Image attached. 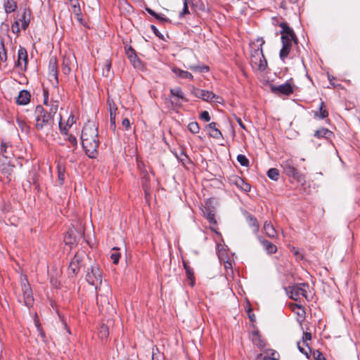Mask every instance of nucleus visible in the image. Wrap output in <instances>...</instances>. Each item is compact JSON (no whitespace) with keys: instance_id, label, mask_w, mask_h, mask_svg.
<instances>
[{"instance_id":"34","label":"nucleus","mask_w":360,"mask_h":360,"mask_svg":"<svg viewBox=\"0 0 360 360\" xmlns=\"http://www.w3.org/2000/svg\"><path fill=\"white\" fill-rule=\"evenodd\" d=\"M267 176L272 180L276 181L278 179L279 172L276 168H271L267 172Z\"/></svg>"},{"instance_id":"40","label":"nucleus","mask_w":360,"mask_h":360,"mask_svg":"<svg viewBox=\"0 0 360 360\" xmlns=\"http://www.w3.org/2000/svg\"><path fill=\"white\" fill-rule=\"evenodd\" d=\"M237 160L242 166L248 167L249 165V160L244 155H238L237 156Z\"/></svg>"},{"instance_id":"56","label":"nucleus","mask_w":360,"mask_h":360,"mask_svg":"<svg viewBox=\"0 0 360 360\" xmlns=\"http://www.w3.org/2000/svg\"><path fill=\"white\" fill-rule=\"evenodd\" d=\"M58 103L56 101H55L52 105H51V114H56L57 110H58Z\"/></svg>"},{"instance_id":"63","label":"nucleus","mask_w":360,"mask_h":360,"mask_svg":"<svg viewBox=\"0 0 360 360\" xmlns=\"http://www.w3.org/2000/svg\"><path fill=\"white\" fill-rule=\"evenodd\" d=\"M297 347H298V349L302 353V354H307V352L302 347H301L300 345V342L297 343Z\"/></svg>"},{"instance_id":"47","label":"nucleus","mask_w":360,"mask_h":360,"mask_svg":"<svg viewBox=\"0 0 360 360\" xmlns=\"http://www.w3.org/2000/svg\"><path fill=\"white\" fill-rule=\"evenodd\" d=\"M59 128H60V133L65 135V136H68V129H69V127L68 125H66V124L63 126L62 122L60 121L59 122Z\"/></svg>"},{"instance_id":"1","label":"nucleus","mask_w":360,"mask_h":360,"mask_svg":"<svg viewBox=\"0 0 360 360\" xmlns=\"http://www.w3.org/2000/svg\"><path fill=\"white\" fill-rule=\"evenodd\" d=\"M98 136L97 127L94 123L88 122L84 126L81 135L82 145L86 154L91 158H96L98 154L100 144Z\"/></svg>"},{"instance_id":"6","label":"nucleus","mask_w":360,"mask_h":360,"mask_svg":"<svg viewBox=\"0 0 360 360\" xmlns=\"http://www.w3.org/2000/svg\"><path fill=\"white\" fill-rule=\"evenodd\" d=\"M86 280L90 285L96 287V290H100L101 289L98 288V285H101L102 283V274L101 269L97 266H92L91 272L88 271L86 274Z\"/></svg>"},{"instance_id":"43","label":"nucleus","mask_w":360,"mask_h":360,"mask_svg":"<svg viewBox=\"0 0 360 360\" xmlns=\"http://www.w3.org/2000/svg\"><path fill=\"white\" fill-rule=\"evenodd\" d=\"M0 59L2 61H6L7 59L6 51L3 41L0 42Z\"/></svg>"},{"instance_id":"20","label":"nucleus","mask_w":360,"mask_h":360,"mask_svg":"<svg viewBox=\"0 0 360 360\" xmlns=\"http://www.w3.org/2000/svg\"><path fill=\"white\" fill-rule=\"evenodd\" d=\"M172 72L175 74V75L176 77H178L179 78L188 79H193V75L191 72L181 70L178 68H176V67L173 68Z\"/></svg>"},{"instance_id":"10","label":"nucleus","mask_w":360,"mask_h":360,"mask_svg":"<svg viewBox=\"0 0 360 360\" xmlns=\"http://www.w3.org/2000/svg\"><path fill=\"white\" fill-rule=\"evenodd\" d=\"M27 62L28 59L27 50L22 46H20L18 52V60L15 63V65L18 68H20L21 70H25Z\"/></svg>"},{"instance_id":"59","label":"nucleus","mask_w":360,"mask_h":360,"mask_svg":"<svg viewBox=\"0 0 360 360\" xmlns=\"http://www.w3.org/2000/svg\"><path fill=\"white\" fill-rule=\"evenodd\" d=\"M264 56V55H262V57H257V58H252L250 60V63H251V65H252V67L257 63V61L261 59L262 57Z\"/></svg>"},{"instance_id":"51","label":"nucleus","mask_w":360,"mask_h":360,"mask_svg":"<svg viewBox=\"0 0 360 360\" xmlns=\"http://www.w3.org/2000/svg\"><path fill=\"white\" fill-rule=\"evenodd\" d=\"M313 355H314L315 360H326V358L322 354V353H321L318 350L314 352Z\"/></svg>"},{"instance_id":"22","label":"nucleus","mask_w":360,"mask_h":360,"mask_svg":"<svg viewBox=\"0 0 360 360\" xmlns=\"http://www.w3.org/2000/svg\"><path fill=\"white\" fill-rule=\"evenodd\" d=\"M252 342L259 348H264L266 346L265 340L262 338L258 332L252 333Z\"/></svg>"},{"instance_id":"33","label":"nucleus","mask_w":360,"mask_h":360,"mask_svg":"<svg viewBox=\"0 0 360 360\" xmlns=\"http://www.w3.org/2000/svg\"><path fill=\"white\" fill-rule=\"evenodd\" d=\"M146 11L152 16H153L155 19L161 21V22H168L169 19L167 18L162 17L160 14L155 13L153 10L150 8H146Z\"/></svg>"},{"instance_id":"38","label":"nucleus","mask_w":360,"mask_h":360,"mask_svg":"<svg viewBox=\"0 0 360 360\" xmlns=\"http://www.w3.org/2000/svg\"><path fill=\"white\" fill-rule=\"evenodd\" d=\"M331 131L327 129L323 128L319 130L316 131L314 136L316 137H326L328 135L330 134Z\"/></svg>"},{"instance_id":"11","label":"nucleus","mask_w":360,"mask_h":360,"mask_svg":"<svg viewBox=\"0 0 360 360\" xmlns=\"http://www.w3.org/2000/svg\"><path fill=\"white\" fill-rule=\"evenodd\" d=\"M195 96L198 98H202L205 101H217L219 102L218 99L220 98L219 96H216L212 91H209L203 89H196L195 90Z\"/></svg>"},{"instance_id":"8","label":"nucleus","mask_w":360,"mask_h":360,"mask_svg":"<svg viewBox=\"0 0 360 360\" xmlns=\"http://www.w3.org/2000/svg\"><path fill=\"white\" fill-rule=\"evenodd\" d=\"M292 79L287 81L285 84L271 86V91L278 96H289L293 93V86L291 83Z\"/></svg>"},{"instance_id":"7","label":"nucleus","mask_w":360,"mask_h":360,"mask_svg":"<svg viewBox=\"0 0 360 360\" xmlns=\"http://www.w3.org/2000/svg\"><path fill=\"white\" fill-rule=\"evenodd\" d=\"M21 290L23 295L25 304L30 307L34 302V297L30 285L26 278L21 281Z\"/></svg>"},{"instance_id":"42","label":"nucleus","mask_w":360,"mask_h":360,"mask_svg":"<svg viewBox=\"0 0 360 360\" xmlns=\"http://www.w3.org/2000/svg\"><path fill=\"white\" fill-rule=\"evenodd\" d=\"M189 68L193 71H198L200 72H208L209 68L207 66H198V65H191Z\"/></svg>"},{"instance_id":"50","label":"nucleus","mask_w":360,"mask_h":360,"mask_svg":"<svg viewBox=\"0 0 360 360\" xmlns=\"http://www.w3.org/2000/svg\"><path fill=\"white\" fill-rule=\"evenodd\" d=\"M120 254L117 252L112 253L110 255V258L112 260L113 264H117L119 262Z\"/></svg>"},{"instance_id":"13","label":"nucleus","mask_w":360,"mask_h":360,"mask_svg":"<svg viewBox=\"0 0 360 360\" xmlns=\"http://www.w3.org/2000/svg\"><path fill=\"white\" fill-rule=\"evenodd\" d=\"M126 54L128 56L130 62L132 63L134 68H141L142 65L139 58L137 57L134 49L132 47H129L126 50Z\"/></svg>"},{"instance_id":"61","label":"nucleus","mask_w":360,"mask_h":360,"mask_svg":"<svg viewBox=\"0 0 360 360\" xmlns=\"http://www.w3.org/2000/svg\"><path fill=\"white\" fill-rule=\"evenodd\" d=\"M48 96H49V94H48V91L47 90H44V104H47V102H48Z\"/></svg>"},{"instance_id":"25","label":"nucleus","mask_w":360,"mask_h":360,"mask_svg":"<svg viewBox=\"0 0 360 360\" xmlns=\"http://www.w3.org/2000/svg\"><path fill=\"white\" fill-rule=\"evenodd\" d=\"M4 7L6 13H11L16 10L17 3L14 0H6Z\"/></svg>"},{"instance_id":"44","label":"nucleus","mask_w":360,"mask_h":360,"mask_svg":"<svg viewBox=\"0 0 360 360\" xmlns=\"http://www.w3.org/2000/svg\"><path fill=\"white\" fill-rule=\"evenodd\" d=\"M264 356H266L267 360H276L278 358L279 354L276 351L271 350L270 352H266V355Z\"/></svg>"},{"instance_id":"57","label":"nucleus","mask_w":360,"mask_h":360,"mask_svg":"<svg viewBox=\"0 0 360 360\" xmlns=\"http://www.w3.org/2000/svg\"><path fill=\"white\" fill-rule=\"evenodd\" d=\"M75 122V117L72 115H70L67 120L66 125L70 127Z\"/></svg>"},{"instance_id":"28","label":"nucleus","mask_w":360,"mask_h":360,"mask_svg":"<svg viewBox=\"0 0 360 360\" xmlns=\"http://www.w3.org/2000/svg\"><path fill=\"white\" fill-rule=\"evenodd\" d=\"M96 303L99 306H105L106 304H109V300L108 295H103L102 294H100L99 292L97 293L96 296Z\"/></svg>"},{"instance_id":"54","label":"nucleus","mask_w":360,"mask_h":360,"mask_svg":"<svg viewBox=\"0 0 360 360\" xmlns=\"http://www.w3.org/2000/svg\"><path fill=\"white\" fill-rule=\"evenodd\" d=\"M151 27V30H153V33L158 37H159L160 39H162L163 38V35L158 31V30L157 29V27L152 25L150 26Z\"/></svg>"},{"instance_id":"35","label":"nucleus","mask_w":360,"mask_h":360,"mask_svg":"<svg viewBox=\"0 0 360 360\" xmlns=\"http://www.w3.org/2000/svg\"><path fill=\"white\" fill-rule=\"evenodd\" d=\"M67 136V138L65 139L68 140V141L70 143L68 147H70V148L72 147V150H75L77 147V140L76 137L72 135H69V134H68V136Z\"/></svg>"},{"instance_id":"17","label":"nucleus","mask_w":360,"mask_h":360,"mask_svg":"<svg viewBox=\"0 0 360 360\" xmlns=\"http://www.w3.org/2000/svg\"><path fill=\"white\" fill-rule=\"evenodd\" d=\"M258 239L268 254H274L277 251L276 246L272 243L262 238L259 236L258 237Z\"/></svg>"},{"instance_id":"30","label":"nucleus","mask_w":360,"mask_h":360,"mask_svg":"<svg viewBox=\"0 0 360 360\" xmlns=\"http://www.w3.org/2000/svg\"><path fill=\"white\" fill-rule=\"evenodd\" d=\"M266 66H267V61L264 56L261 59H259L257 61V63L253 66V68H255L257 70L262 71V70H265Z\"/></svg>"},{"instance_id":"26","label":"nucleus","mask_w":360,"mask_h":360,"mask_svg":"<svg viewBox=\"0 0 360 360\" xmlns=\"http://www.w3.org/2000/svg\"><path fill=\"white\" fill-rule=\"evenodd\" d=\"M21 22V27L22 30H26L30 23V13L26 10L24 11L21 18L19 19Z\"/></svg>"},{"instance_id":"60","label":"nucleus","mask_w":360,"mask_h":360,"mask_svg":"<svg viewBox=\"0 0 360 360\" xmlns=\"http://www.w3.org/2000/svg\"><path fill=\"white\" fill-rule=\"evenodd\" d=\"M240 181L243 183V184H244V186L243 187V189L244 191H250V185H249V184H244V182H243V180H241V179H240Z\"/></svg>"},{"instance_id":"2","label":"nucleus","mask_w":360,"mask_h":360,"mask_svg":"<svg viewBox=\"0 0 360 360\" xmlns=\"http://www.w3.org/2000/svg\"><path fill=\"white\" fill-rule=\"evenodd\" d=\"M280 27L282 28L281 34L283 46L280 51L279 56L284 61L290 53L292 44H297V39L292 29L287 24L282 22L280 24Z\"/></svg>"},{"instance_id":"5","label":"nucleus","mask_w":360,"mask_h":360,"mask_svg":"<svg viewBox=\"0 0 360 360\" xmlns=\"http://www.w3.org/2000/svg\"><path fill=\"white\" fill-rule=\"evenodd\" d=\"M281 165L286 175L290 177H292L298 181L301 180L302 175L298 172L295 162L292 158H288L283 160Z\"/></svg>"},{"instance_id":"19","label":"nucleus","mask_w":360,"mask_h":360,"mask_svg":"<svg viewBox=\"0 0 360 360\" xmlns=\"http://www.w3.org/2000/svg\"><path fill=\"white\" fill-rule=\"evenodd\" d=\"M264 230L266 236L269 238H275L277 235L276 231L271 221H266L264 222Z\"/></svg>"},{"instance_id":"12","label":"nucleus","mask_w":360,"mask_h":360,"mask_svg":"<svg viewBox=\"0 0 360 360\" xmlns=\"http://www.w3.org/2000/svg\"><path fill=\"white\" fill-rule=\"evenodd\" d=\"M217 124L214 122H212L207 125L206 130L210 136L219 139L223 138L222 134L221 131L217 127Z\"/></svg>"},{"instance_id":"21","label":"nucleus","mask_w":360,"mask_h":360,"mask_svg":"<svg viewBox=\"0 0 360 360\" xmlns=\"http://www.w3.org/2000/svg\"><path fill=\"white\" fill-rule=\"evenodd\" d=\"M246 219L249 224V225L252 228V231L255 233H257L259 231V223L255 217H254L252 214H247Z\"/></svg>"},{"instance_id":"49","label":"nucleus","mask_w":360,"mask_h":360,"mask_svg":"<svg viewBox=\"0 0 360 360\" xmlns=\"http://www.w3.org/2000/svg\"><path fill=\"white\" fill-rule=\"evenodd\" d=\"M11 30L15 34H18L20 31V26H19V22L15 21L12 25H11Z\"/></svg>"},{"instance_id":"4","label":"nucleus","mask_w":360,"mask_h":360,"mask_svg":"<svg viewBox=\"0 0 360 360\" xmlns=\"http://www.w3.org/2000/svg\"><path fill=\"white\" fill-rule=\"evenodd\" d=\"M307 288H309V285L307 283H297L296 285L288 287L286 288V292L291 299L297 301L300 300V296L307 298Z\"/></svg>"},{"instance_id":"14","label":"nucleus","mask_w":360,"mask_h":360,"mask_svg":"<svg viewBox=\"0 0 360 360\" xmlns=\"http://www.w3.org/2000/svg\"><path fill=\"white\" fill-rule=\"evenodd\" d=\"M75 60V57L69 55L65 56L63 58V63H62V71L65 75H69L72 70V66L73 65V62Z\"/></svg>"},{"instance_id":"45","label":"nucleus","mask_w":360,"mask_h":360,"mask_svg":"<svg viewBox=\"0 0 360 360\" xmlns=\"http://www.w3.org/2000/svg\"><path fill=\"white\" fill-rule=\"evenodd\" d=\"M184 266L186 270L188 278L192 280L193 278V271L192 269L185 262H184Z\"/></svg>"},{"instance_id":"36","label":"nucleus","mask_w":360,"mask_h":360,"mask_svg":"<svg viewBox=\"0 0 360 360\" xmlns=\"http://www.w3.org/2000/svg\"><path fill=\"white\" fill-rule=\"evenodd\" d=\"M177 158L184 165L191 162L188 156L184 151H181L179 155H177Z\"/></svg>"},{"instance_id":"24","label":"nucleus","mask_w":360,"mask_h":360,"mask_svg":"<svg viewBox=\"0 0 360 360\" xmlns=\"http://www.w3.org/2000/svg\"><path fill=\"white\" fill-rule=\"evenodd\" d=\"M314 116L320 119H324L328 116V112L326 108L324 102H321L319 110L314 112Z\"/></svg>"},{"instance_id":"18","label":"nucleus","mask_w":360,"mask_h":360,"mask_svg":"<svg viewBox=\"0 0 360 360\" xmlns=\"http://www.w3.org/2000/svg\"><path fill=\"white\" fill-rule=\"evenodd\" d=\"M13 168L14 166L11 165L8 162L0 165L1 172L8 179V181L11 180L10 176L13 172Z\"/></svg>"},{"instance_id":"48","label":"nucleus","mask_w":360,"mask_h":360,"mask_svg":"<svg viewBox=\"0 0 360 360\" xmlns=\"http://www.w3.org/2000/svg\"><path fill=\"white\" fill-rule=\"evenodd\" d=\"M311 339V334L310 333H308V332L304 333L303 337H302V340H303V343H304L307 347H309L308 344H307V341L310 340ZM308 348L309 349V347H308Z\"/></svg>"},{"instance_id":"3","label":"nucleus","mask_w":360,"mask_h":360,"mask_svg":"<svg viewBox=\"0 0 360 360\" xmlns=\"http://www.w3.org/2000/svg\"><path fill=\"white\" fill-rule=\"evenodd\" d=\"M35 127L37 130H42L44 127L51 124L52 115L45 111L41 105H37L34 111Z\"/></svg>"},{"instance_id":"32","label":"nucleus","mask_w":360,"mask_h":360,"mask_svg":"<svg viewBox=\"0 0 360 360\" xmlns=\"http://www.w3.org/2000/svg\"><path fill=\"white\" fill-rule=\"evenodd\" d=\"M108 105L109 107V111H110V117H116V111L117 110V107L116 106L115 103L112 99L108 100Z\"/></svg>"},{"instance_id":"64","label":"nucleus","mask_w":360,"mask_h":360,"mask_svg":"<svg viewBox=\"0 0 360 360\" xmlns=\"http://www.w3.org/2000/svg\"><path fill=\"white\" fill-rule=\"evenodd\" d=\"M75 15V17H76L77 20L79 22H82V14H78V15Z\"/></svg>"},{"instance_id":"53","label":"nucleus","mask_w":360,"mask_h":360,"mask_svg":"<svg viewBox=\"0 0 360 360\" xmlns=\"http://www.w3.org/2000/svg\"><path fill=\"white\" fill-rule=\"evenodd\" d=\"M122 125L125 128L126 130L130 129L131 124L128 118H124L122 121Z\"/></svg>"},{"instance_id":"39","label":"nucleus","mask_w":360,"mask_h":360,"mask_svg":"<svg viewBox=\"0 0 360 360\" xmlns=\"http://www.w3.org/2000/svg\"><path fill=\"white\" fill-rule=\"evenodd\" d=\"M170 92L173 96H176L181 99H184V93L182 92L180 88L177 87L174 89H171Z\"/></svg>"},{"instance_id":"62","label":"nucleus","mask_w":360,"mask_h":360,"mask_svg":"<svg viewBox=\"0 0 360 360\" xmlns=\"http://www.w3.org/2000/svg\"><path fill=\"white\" fill-rule=\"evenodd\" d=\"M75 15L82 14L80 6L72 11Z\"/></svg>"},{"instance_id":"37","label":"nucleus","mask_w":360,"mask_h":360,"mask_svg":"<svg viewBox=\"0 0 360 360\" xmlns=\"http://www.w3.org/2000/svg\"><path fill=\"white\" fill-rule=\"evenodd\" d=\"M188 130L193 134H198L200 131V127L196 122H192L188 125Z\"/></svg>"},{"instance_id":"55","label":"nucleus","mask_w":360,"mask_h":360,"mask_svg":"<svg viewBox=\"0 0 360 360\" xmlns=\"http://www.w3.org/2000/svg\"><path fill=\"white\" fill-rule=\"evenodd\" d=\"M189 13L187 0H184V8L181 13V15H186Z\"/></svg>"},{"instance_id":"46","label":"nucleus","mask_w":360,"mask_h":360,"mask_svg":"<svg viewBox=\"0 0 360 360\" xmlns=\"http://www.w3.org/2000/svg\"><path fill=\"white\" fill-rule=\"evenodd\" d=\"M65 179V169L62 168L58 169V181L60 185H62Z\"/></svg>"},{"instance_id":"16","label":"nucleus","mask_w":360,"mask_h":360,"mask_svg":"<svg viewBox=\"0 0 360 360\" xmlns=\"http://www.w3.org/2000/svg\"><path fill=\"white\" fill-rule=\"evenodd\" d=\"M49 77H53L56 84L58 83V67H57V61L56 58H51L49 60Z\"/></svg>"},{"instance_id":"41","label":"nucleus","mask_w":360,"mask_h":360,"mask_svg":"<svg viewBox=\"0 0 360 360\" xmlns=\"http://www.w3.org/2000/svg\"><path fill=\"white\" fill-rule=\"evenodd\" d=\"M109 335L108 328L105 325H102L99 330V336L101 338H106Z\"/></svg>"},{"instance_id":"31","label":"nucleus","mask_w":360,"mask_h":360,"mask_svg":"<svg viewBox=\"0 0 360 360\" xmlns=\"http://www.w3.org/2000/svg\"><path fill=\"white\" fill-rule=\"evenodd\" d=\"M206 219L208 220L210 224L216 225L217 221L214 217V214L210 210L206 209L204 212Z\"/></svg>"},{"instance_id":"15","label":"nucleus","mask_w":360,"mask_h":360,"mask_svg":"<svg viewBox=\"0 0 360 360\" xmlns=\"http://www.w3.org/2000/svg\"><path fill=\"white\" fill-rule=\"evenodd\" d=\"M31 95L27 90H22L19 92L15 102L18 105H25L30 103Z\"/></svg>"},{"instance_id":"52","label":"nucleus","mask_w":360,"mask_h":360,"mask_svg":"<svg viewBox=\"0 0 360 360\" xmlns=\"http://www.w3.org/2000/svg\"><path fill=\"white\" fill-rule=\"evenodd\" d=\"M200 118L205 122H209L210 120V116L207 111H202L200 114Z\"/></svg>"},{"instance_id":"58","label":"nucleus","mask_w":360,"mask_h":360,"mask_svg":"<svg viewBox=\"0 0 360 360\" xmlns=\"http://www.w3.org/2000/svg\"><path fill=\"white\" fill-rule=\"evenodd\" d=\"M235 119H236V121L237 122V123L239 124V126L242 129L247 130L245 124H243L242 120L240 117H236Z\"/></svg>"},{"instance_id":"9","label":"nucleus","mask_w":360,"mask_h":360,"mask_svg":"<svg viewBox=\"0 0 360 360\" xmlns=\"http://www.w3.org/2000/svg\"><path fill=\"white\" fill-rule=\"evenodd\" d=\"M84 256V252H77L70 262L68 270L75 276L77 274L81 266V262Z\"/></svg>"},{"instance_id":"23","label":"nucleus","mask_w":360,"mask_h":360,"mask_svg":"<svg viewBox=\"0 0 360 360\" xmlns=\"http://www.w3.org/2000/svg\"><path fill=\"white\" fill-rule=\"evenodd\" d=\"M12 147L10 142H6L4 141H1V153L5 158H8L10 155L12 154L11 151H8V148Z\"/></svg>"},{"instance_id":"29","label":"nucleus","mask_w":360,"mask_h":360,"mask_svg":"<svg viewBox=\"0 0 360 360\" xmlns=\"http://www.w3.org/2000/svg\"><path fill=\"white\" fill-rule=\"evenodd\" d=\"M165 355L161 353L157 347L153 348L152 360H165Z\"/></svg>"},{"instance_id":"27","label":"nucleus","mask_w":360,"mask_h":360,"mask_svg":"<svg viewBox=\"0 0 360 360\" xmlns=\"http://www.w3.org/2000/svg\"><path fill=\"white\" fill-rule=\"evenodd\" d=\"M260 41L259 39H257V41ZM264 44V41L261 39V44H260V47H258L257 49L253 50L251 51V53H250V60L252 58H257V57H262V55H264L263 53V49H262V45Z\"/></svg>"}]
</instances>
